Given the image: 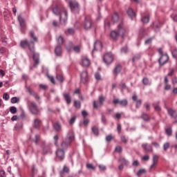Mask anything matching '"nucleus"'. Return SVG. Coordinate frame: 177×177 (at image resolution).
<instances>
[{
	"mask_svg": "<svg viewBox=\"0 0 177 177\" xmlns=\"http://www.w3.org/2000/svg\"><path fill=\"white\" fill-rule=\"evenodd\" d=\"M28 45L30 51L31 52V53H33L32 55V59L34 61V64L32 66H30V70H32V67H34L35 68L37 67L38 64H39V54L35 53V44L34 41H30L28 43V41L27 40H25L23 41V46L24 48Z\"/></svg>",
	"mask_w": 177,
	"mask_h": 177,
	"instance_id": "nucleus-1",
	"label": "nucleus"
},
{
	"mask_svg": "<svg viewBox=\"0 0 177 177\" xmlns=\"http://www.w3.org/2000/svg\"><path fill=\"white\" fill-rule=\"evenodd\" d=\"M53 12L54 13V15H56L57 16L58 15H59V21H60L61 24L66 25V23H67V17L68 16L66 10H64L63 12L60 13V8H59V6H55L53 9Z\"/></svg>",
	"mask_w": 177,
	"mask_h": 177,
	"instance_id": "nucleus-2",
	"label": "nucleus"
},
{
	"mask_svg": "<svg viewBox=\"0 0 177 177\" xmlns=\"http://www.w3.org/2000/svg\"><path fill=\"white\" fill-rule=\"evenodd\" d=\"M68 6L72 13H78L80 12V4L75 0H70Z\"/></svg>",
	"mask_w": 177,
	"mask_h": 177,
	"instance_id": "nucleus-3",
	"label": "nucleus"
},
{
	"mask_svg": "<svg viewBox=\"0 0 177 177\" xmlns=\"http://www.w3.org/2000/svg\"><path fill=\"white\" fill-rule=\"evenodd\" d=\"M99 102H97L96 101L93 102V107L94 109H99V107H102L104 102H106V97L103 95H100L98 97Z\"/></svg>",
	"mask_w": 177,
	"mask_h": 177,
	"instance_id": "nucleus-4",
	"label": "nucleus"
},
{
	"mask_svg": "<svg viewBox=\"0 0 177 177\" xmlns=\"http://www.w3.org/2000/svg\"><path fill=\"white\" fill-rule=\"evenodd\" d=\"M84 28L86 31L91 30L93 27V21L91 18L85 17L84 22L83 24Z\"/></svg>",
	"mask_w": 177,
	"mask_h": 177,
	"instance_id": "nucleus-5",
	"label": "nucleus"
},
{
	"mask_svg": "<svg viewBox=\"0 0 177 177\" xmlns=\"http://www.w3.org/2000/svg\"><path fill=\"white\" fill-rule=\"evenodd\" d=\"M103 60L105 64H111L114 60V55L111 53H108L104 55Z\"/></svg>",
	"mask_w": 177,
	"mask_h": 177,
	"instance_id": "nucleus-6",
	"label": "nucleus"
},
{
	"mask_svg": "<svg viewBox=\"0 0 177 177\" xmlns=\"http://www.w3.org/2000/svg\"><path fill=\"white\" fill-rule=\"evenodd\" d=\"M29 109L32 114L37 115L38 113H39V110L38 109V106L35 102H31L30 104L29 105Z\"/></svg>",
	"mask_w": 177,
	"mask_h": 177,
	"instance_id": "nucleus-7",
	"label": "nucleus"
},
{
	"mask_svg": "<svg viewBox=\"0 0 177 177\" xmlns=\"http://www.w3.org/2000/svg\"><path fill=\"white\" fill-rule=\"evenodd\" d=\"M169 60V57L168 54H164L160 56L158 59V63L160 66H164Z\"/></svg>",
	"mask_w": 177,
	"mask_h": 177,
	"instance_id": "nucleus-8",
	"label": "nucleus"
},
{
	"mask_svg": "<svg viewBox=\"0 0 177 177\" xmlns=\"http://www.w3.org/2000/svg\"><path fill=\"white\" fill-rule=\"evenodd\" d=\"M113 103L115 104H120L122 107H127V106H128V100L125 99L120 100V99L116 98L113 100Z\"/></svg>",
	"mask_w": 177,
	"mask_h": 177,
	"instance_id": "nucleus-9",
	"label": "nucleus"
},
{
	"mask_svg": "<svg viewBox=\"0 0 177 177\" xmlns=\"http://www.w3.org/2000/svg\"><path fill=\"white\" fill-rule=\"evenodd\" d=\"M89 78L88 77V71H84L82 73H80V82L82 84H86Z\"/></svg>",
	"mask_w": 177,
	"mask_h": 177,
	"instance_id": "nucleus-10",
	"label": "nucleus"
},
{
	"mask_svg": "<svg viewBox=\"0 0 177 177\" xmlns=\"http://www.w3.org/2000/svg\"><path fill=\"white\" fill-rule=\"evenodd\" d=\"M118 33L121 35L122 38L125 36V28H124V24L121 23L118 26Z\"/></svg>",
	"mask_w": 177,
	"mask_h": 177,
	"instance_id": "nucleus-11",
	"label": "nucleus"
},
{
	"mask_svg": "<svg viewBox=\"0 0 177 177\" xmlns=\"http://www.w3.org/2000/svg\"><path fill=\"white\" fill-rule=\"evenodd\" d=\"M56 156L59 158V160H64V157H65L64 150L62 149H58L56 151Z\"/></svg>",
	"mask_w": 177,
	"mask_h": 177,
	"instance_id": "nucleus-12",
	"label": "nucleus"
},
{
	"mask_svg": "<svg viewBox=\"0 0 177 177\" xmlns=\"http://www.w3.org/2000/svg\"><path fill=\"white\" fill-rule=\"evenodd\" d=\"M81 65L84 67H89L91 66V60L86 57H82V63Z\"/></svg>",
	"mask_w": 177,
	"mask_h": 177,
	"instance_id": "nucleus-13",
	"label": "nucleus"
},
{
	"mask_svg": "<svg viewBox=\"0 0 177 177\" xmlns=\"http://www.w3.org/2000/svg\"><path fill=\"white\" fill-rule=\"evenodd\" d=\"M41 148L43 149V154H48L49 153H52L50 150V145H49L43 144L41 145Z\"/></svg>",
	"mask_w": 177,
	"mask_h": 177,
	"instance_id": "nucleus-14",
	"label": "nucleus"
},
{
	"mask_svg": "<svg viewBox=\"0 0 177 177\" xmlns=\"http://www.w3.org/2000/svg\"><path fill=\"white\" fill-rule=\"evenodd\" d=\"M42 124V121H41V119L37 118L33 121V127L36 129H39L41 128V125Z\"/></svg>",
	"mask_w": 177,
	"mask_h": 177,
	"instance_id": "nucleus-15",
	"label": "nucleus"
},
{
	"mask_svg": "<svg viewBox=\"0 0 177 177\" xmlns=\"http://www.w3.org/2000/svg\"><path fill=\"white\" fill-rule=\"evenodd\" d=\"M71 145V142L70 141L67 140L66 138L61 143V147L64 150H67V149H68V147H70Z\"/></svg>",
	"mask_w": 177,
	"mask_h": 177,
	"instance_id": "nucleus-16",
	"label": "nucleus"
},
{
	"mask_svg": "<svg viewBox=\"0 0 177 177\" xmlns=\"http://www.w3.org/2000/svg\"><path fill=\"white\" fill-rule=\"evenodd\" d=\"M63 97L67 104H70V103H71L72 98L70 93H63Z\"/></svg>",
	"mask_w": 177,
	"mask_h": 177,
	"instance_id": "nucleus-17",
	"label": "nucleus"
},
{
	"mask_svg": "<svg viewBox=\"0 0 177 177\" xmlns=\"http://www.w3.org/2000/svg\"><path fill=\"white\" fill-rule=\"evenodd\" d=\"M65 139L72 143V142L75 139V134H74V132L73 131H69Z\"/></svg>",
	"mask_w": 177,
	"mask_h": 177,
	"instance_id": "nucleus-18",
	"label": "nucleus"
},
{
	"mask_svg": "<svg viewBox=\"0 0 177 177\" xmlns=\"http://www.w3.org/2000/svg\"><path fill=\"white\" fill-rule=\"evenodd\" d=\"M102 49H103V44H102V42L100 41H95L93 52L94 50H102Z\"/></svg>",
	"mask_w": 177,
	"mask_h": 177,
	"instance_id": "nucleus-19",
	"label": "nucleus"
},
{
	"mask_svg": "<svg viewBox=\"0 0 177 177\" xmlns=\"http://www.w3.org/2000/svg\"><path fill=\"white\" fill-rule=\"evenodd\" d=\"M70 173V169L64 165L63 169L61 170L59 172L60 177H64L66 176V174H69Z\"/></svg>",
	"mask_w": 177,
	"mask_h": 177,
	"instance_id": "nucleus-20",
	"label": "nucleus"
},
{
	"mask_svg": "<svg viewBox=\"0 0 177 177\" xmlns=\"http://www.w3.org/2000/svg\"><path fill=\"white\" fill-rule=\"evenodd\" d=\"M167 113L171 117V118H177V113L176 111L172 109H168Z\"/></svg>",
	"mask_w": 177,
	"mask_h": 177,
	"instance_id": "nucleus-21",
	"label": "nucleus"
},
{
	"mask_svg": "<svg viewBox=\"0 0 177 177\" xmlns=\"http://www.w3.org/2000/svg\"><path fill=\"white\" fill-rule=\"evenodd\" d=\"M55 53L56 56H62L63 53V50L62 49V46H57L55 49Z\"/></svg>",
	"mask_w": 177,
	"mask_h": 177,
	"instance_id": "nucleus-22",
	"label": "nucleus"
},
{
	"mask_svg": "<svg viewBox=\"0 0 177 177\" xmlns=\"http://www.w3.org/2000/svg\"><path fill=\"white\" fill-rule=\"evenodd\" d=\"M28 92H29L30 95H32V96H33L36 100H37V101L41 100V97H39V95L38 94H37L35 92H34V91L28 88Z\"/></svg>",
	"mask_w": 177,
	"mask_h": 177,
	"instance_id": "nucleus-23",
	"label": "nucleus"
},
{
	"mask_svg": "<svg viewBox=\"0 0 177 177\" xmlns=\"http://www.w3.org/2000/svg\"><path fill=\"white\" fill-rule=\"evenodd\" d=\"M118 37H120V35L118 32H117V31L113 30L111 32V38H112V39L114 41L118 39Z\"/></svg>",
	"mask_w": 177,
	"mask_h": 177,
	"instance_id": "nucleus-24",
	"label": "nucleus"
},
{
	"mask_svg": "<svg viewBox=\"0 0 177 177\" xmlns=\"http://www.w3.org/2000/svg\"><path fill=\"white\" fill-rule=\"evenodd\" d=\"M127 13L129 17H131V19H133V17L136 16V14H135V12H133L132 8H129L127 11Z\"/></svg>",
	"mask_w": 177,
	"mask_h": 177,
	"instance_id": "nucleus-25",
	"label": "nucleus"
},
{
	"mask_svg": "<svg viewBox=\"0 0 177 177\" xmlns=\"http://www.w3.org/2000/svg\"><path fill=\"white\" fill-rule=\"evenodd\" d=\"M142 146L143 149L146 150V151H153V147H151V145L146 143V144H142Z\"/></svg>",
	"mask_w": 177,
	"mask_h": 177,
	"instance_id": "nucleus-26",
	"label": "nucleus"
},
{
	"mask_svg": "<svg viewBox=\"0 0 177 177\" xmlns=\"http://www.w3.org/2000/svg\"><path fill=\"white\" fill-rule=\"evenodd\" d=\"M141 118L145 121V122H148L149 120H151L150 116L146 113H142L141 115Z\"/></svg>",
	"mask_w": 177,
	"mask_h": 177,
	"instance_id": "nucleus-27",
	"label": "nucleus"
},
{
	"mask_svg": "<svg viewBox=\"0 0 177 177\" xmlns=\"http://www.w3.org/2000/svg\"><path fill=\"white\" fill-rule=\"evenodd\" d=\"M122 68L120 66V65H117L113 69V74H115V75H118V74H120V73H121Z\"/></svg>",
	"mask_w": 177,
	"mask_h": 177,
	"instance_id": "nucleus-28",
	"label": "nucleus"
},
{
	"mask_svg": "<svg viewBox=\"0 0 177 177\" xmlns=\"http://www.w3.org/2000/svg\"><path fill=\"white\" fill-rule=\"evenodd\" d=\"M112 21H113V23H118V21H120V16H118V13L115 12L112 16Z\"/></svg>",
	"mask_w": 177,
	"mask_h": 177,
	"instance_id": "nucleus-29",
	"label": "nucleus"
},
{
	"mask_svg": "<svg viewBox=\"0 0 177 177\" xmlns=\"http://www.w3.org/2000/svg\"><path fill=\"white\" fill-rule=\"evenodd\" d=\"M141 21H142L143 24H147L150 21V16L147 15L145 17H142L141 19Z\"/></svg>",
	"mask_w": 177,
	"mask_h": 177,
	"instance_id": "nucleus-30",
	"label": "nucleus"
},
{
	"mask_svg": "<svg viewBox=\"0 0 177 177\" xmlns=\"http://www.w3.org/2000/svg\"><path fill=\"white\" fill-rule=\"evenodd\" d=\"M142 84L143 85H145L146 86H147L151 85V82L150 81V80H149V78L144 77L142 79Z\"/></svg>",
	"mask_w": 177,
	"mask_h": 177,
	"instance_id": "nucleus-31",
	"label": "nucleus"
},
{
	"mask_svg": "<svg viewBox=\"0 0 177 177\" xmlns=\"http://www.w3.org/2000/svg\"><path fill=\"white\" fill-rule=\"evenodd\" d=\"M57 46H62L63 44H64V38H63L62 36H59L57 39Z\"/></svg>",
	"mask_w": 177,
	"mask_h": 177,
	"instance_id": "nucleus-32",
	"label": "nucleus"
},
{
	"mask_svg": "<svg viewBox=\"0 0 177 177\" xmlns=\"http://www.w3.org/2000/svg\"><path fill=\"white\" fill-rule=\"evenodd\" d=\"M53 128L57 131V132H60V131H62V125L59 123H55L53 124Z\"/></svg>",
	"mask_w": 177,
	"mask_h": 177,
	"instance_id": "nucleus-33",
	"label": "nucleus"
},
{
	"mask_svg": "<svg viewBox=\"0 0 177 177\" xmlns=\"http://www.w3.org/2000/svg\"><path fill=\"white\" fill-rule=\"evenodd\" d=\"M56 80H57V81L60 82L61 84H63V82H64V77H63L62 75H57Z\"/></svg>",
	"mask_w": 177,
	"mask_h": 177,
	"instance_id": "nucleus-34",
	"label": "nucleus"
},
{
	"mask_svg": "<svg viewBox=\"0 0 177 177\" xmlns=\"http://www.w3.org/2000/svg\"><path fill=\"white\" fill-rule=\"evenodd\" d=\"M30 37L32 38V39H33V41H35V42H38V37H37V36H35L34 31H30Z\"/></svg>",
	"mask_w": 177,
	"mask_h": 177,
	"instance_id": "nucleus-35",
	"label": "nucleus"
},
{
	"mask_svg": "<svg viewBox=\"0 0 177 177\" xmlns=\"http://www.w3.org/2000/svg\"><path fill=\"white\" fill-rule=\"evenodd\" d=\"M120 162L121 163L122 165H129V161L127 160L125 158H121L120 160Z\"/></svg>",
	"mask_w": 177,
	"mask_h": 177,
	"instance_id": "nucleus-36",
	"label": "nucleus"
},
{
	"mask_svg": "<svg viewBox=\"0 0 177 177\" xmlns=\"http://www.w3.org/2000/svg\"><path fill=\"white\" fill-rule=\"evenodd\" d=\"M92 132H93L95 136H97V135H99V129L94 126L92 127Z\"/></svg>",
	"mask_w": 177,
	"mask_h": 177,
	"instance_id": "nucleus-37",
	"label": "nucleus"
},
{
	"mask_svg": "<svg viewBox=\"0 0 177 177\" xmlns=\"http://www.w3.org/2000/svg\"><path fill=\"white\" fill-rule=\"evenodd\" d=\"M15 129H16V131H20L21 129H23V124L22 123H17Z\"/></svg>",
	"mask_w": 177,
	"mask_h": 177,
	"instance_id": "nucleus-38",
	"label": "nucleus"
},
{
	"mask_svg": "<svg viewBox=\"0 0 177 177\" xmlns=\"http://www.w3.org/2000/svg\"><path fill=\"white\" fill-rule=\"evenodd\" d=\"M67 32L68 33L69 35H73V34H75V30H74V28H68L67 31L65 32V33L66 34Z\"/></svg>",
	"mask_w": 177,
	"mask_h": 177,
	"instance_id": "nucleus-39",
	"label": "nucleus"
},
{
	"mask_svg": "<svg viewBox=\"0 0 177 177\" xmlns=\"http://www.w3.org/2000/svg\"><path fill=\"white\" fill-rule=\"evenodd\" d=\"M74 106L76 109H81V102L80 100H75Z\"/></svg>",
	"mask_w": 177,
	"mask_h": 177,
	"instance_id": "nucleus-40",
	"label": "nucleus"
},
{
	"mask_svg": "<svg viewBox=\"0 0 177 177\" xmlns=\"http://www.w3.org/2000/svg\"><path fill=\"white\" fill-rule=\"evenodd\" d=\"M10 112L11 114H16L17 113V109L16 106H11L10 107Z\"/></svg>",
	"mask_w": 177,
	"mask_h": 177,
	"instance_id": "nucleus-41",
	"label": "nucleus"
},
{
	"mask_svg": "<svg viewBox=\"0 0 177 177\" xmlns=\"http://www.w3.org/2000/svg\"><path fill=\"white\" fill-rule=\"evenodd\" d=\"M19 102H20V99H19V97H13L11 98V103H12V104H15V103H19Z\"/></svg>",
	"mask_w": 177,
	"mask_h": 177,
	"instance_id": "nucleus-42",
	"label": "nucleus"
},
{
	"mask_svg": "<svg viewBox=\"0 0 177 177\" xmlns=\"http://www.w3.org/2000/svg\"><path fill=\"white\" fill-rule=\"evenodd\" d=\"M165 132L167 136H171L172 135V128L169 127L167 129H165Z\"/></svg>",
	"mask_w": 177,
	"mask_h": 177,
	"instance_id": "nucleus-43",
	"label": "nucleus"
},
{
	"mask_svg": "<svg viewBox=\"0 0 177 177\" xmlns=\"http://www.w3.org/2000/svg\"><path fill=\"white\" fill-rule=\"evenodd\" d=\"M101 121L104 125H106L107 124V119L106 118V116L104 115H101Z\"/></svg>",
	"mask_w": 177,
	"mask_h": 177,
	"instance_id": "nucleus-44",
	"label": "nucleus"
},
{
	"mask_svg": "<svg viewBox=\"0 0 177 177\" xmlns=\"http://www.w3.org/2000/svg\"><path fill=\"white\" fill-rule=\"evenodd\" d=\"M143 174H146V169H140L138 173H137V176H140V175H143Z\"/></svg>",
	"mask_w": 177,
	"mask_h": 177,
	"instance_id": "nucleus-45",
	"label": "nucleus"
},
{
	"mask_svg": "<svg viewBox=\"0 0 177 177\" xmlns=\"http://www.w3.org/2000/svg\"><path fill=\"white\" fill-rule=\"evenodd\" d=\"M95 78L97 81H102V75H100V73H99L95 74Z\"/></svg>",
	"mask_w": 177,
	"mask_h": 177,
	"instance_id": "nucleus-46",
	"label": "nucleus"
},
{
	"mask_svg": "<svg viewBox=\"0 0 177 177\" xmlns=\"http://www.w3.org/2000/svg\"><path fill=\"white\" fill-rule=\"evenodd\" d=\"M86 168L88 169H93V171H95L96 167L95 166H93V164L88 163L86 165Z\"/></svg>",
	"mask_w": 177,
	"mask_h": 177,
	"instance_id": "nucleus-47",
	"label": "nucleus"
},
{
	"mask_svg": "<svg viewBox=\"0 0 177 177\" xmlns=\"http://www.w3.org/2000/svg\"><path fill=\"white\" fill-rule=\"evenodd\" d=\"M169 149V142H165L163 145V149L165 151H167Z\"/></svg>",
	"mask_w": 177,
	"mask_h": 177,
	"instance_id": "nucleus-48",
	"label": "nucleus"
},
{
	"mask_svg": "<svg viewBox=\"0 0 177 177\" xmlns=\"http://www.w3.org/2000/svg\"><path fill=\"white\" fill-rule=\"evenodd\" d=\"M18 21L21 26H23V15H19L18 16Z\"/></svg>",
	"mask_w": 177,
	"mask_h": 177,
	"instance_id": "nucleus-49",
	"label": "nucleus"
},
{
	"mask_svg": "<svg viewBox=\"0 0 177 177\" xmlns=\"http://www.w3.org/2000/svg\"><path fill=\"white\" fill-rule=\"evenodd\" d=\"M73 50L76 52V53H80V51L81 50V46H76L73 47Z\"/></svg>",
	"mask_w": 177,
	"mask_h": 177,
	"instance_id": "nucleus-50",
	"label": "nucleus"
},
{
	"mask_svg": "<svg viewBox=\"0 0 177 177\" xmlns=\"http://www.w3.org/2000/svg\"><path fill=\"white\" fill-rule=\"evenodd\" d=\"M171 55L174 59H176L177 60V48H175L172 52Z\"/></svg>",
	"mask_w": 177,
	"mask_h": 177,
	"instance_id": "nucleus-51",
	"label": "nucleus"
},
{
	"mask_svg": "<svg viewBox=\"0 0 177 177\" xmlns=\"http://www.w3.org/2000/svg\"><path fill=\"white\" fill-rule=\"evenodd\" d=\"M121 53H128V47L124 46L120 49Z\"/></svg>",
	"mask_w": 177,
	"mask_h": 177,
	"instance_id": "nucleus-52",
	"label": "nucleus"
},
{
	"mask_svg": "<svg viewBox=\"0 0 177 177\" xmlns=\"http://www.w3.org/2000/svg\"><path fill=\"white\" fill-rule=\"evenodd\" d=\"M33 142H35V145H38V142H39V136L38 134L35 135V140H33Z\"/></svg>",
	"mask_w": 177,
	"mask_h": 177,
	"instance_id": "nucleus-53",
	"label": "nucleus"
},
{
	"mask_svg": "<svg viewBox=\"0 0 177 177\" xmlns=\"http://www.w3.org/2000/svg\"><path fill=\"white\" fill-rule=\"evenodd\" d=\"M140 59V54H138L137 55H135L133 59L132 62H135L136 60H139Z\"/></svg>",
	"mask_w": 177,
	"mask_h": 177,
	"instance_id": "nucleus-54",
	"label": "nucleus"
},
{
	"mask_svg": "<svg viewBox=\"0 0 177 177\" xmlns=\"http://www.w3.org/2000/svg\"><path fill=\"white\" fill-rule=\"evenodd\" d=\"M153 162L154 164H157V162H158V156L153 155Z\"/></svg>",
	"mask_w": 177,
	"mask_h": 177,
	"instance_id": "nucleus-55",
	"label": "nucleus"
},
{
	"mask_svg": "<svg viewBox=\"0 0 177 177\" xmlns=\"http://www.w3.org/2000/svg\"><path fill=\"white\" fill-rule=\"evenodd\" d=\"M120 139L122 143H128V140L127 139V137H125V136H122L120 137Z\"/></svg>",
	"mask_w": 177,
	"mask_h": 177,
	"instance_id": "nucleus-56",
	"label": "nucleus"
},
{
	"mask_svg": "<svg viewBox=\"0 0 177 177\" xmlns=\"http://www.w3.org/2000/svg\"><path fill=\"white\" fill-rule=\"evenodd\" d=\"M10 96H9V94H8V93H5L3 95V99H4V100H9Z\"/></svg>",
	"mask_w": 177,
	"mask_h": 177,
	"instance_id": "nucleus-57",
	"label": "nucleus"
},
{
	"mask_svg": "<svg viewBox=\"0 0 177 177\" xmlns=\"http://www.w3.org/2000/svg\"><path fill=\"white\" fill-rule=\"evenodd\" d=\"M48 78L50 80V82H52V84H56V82L55 81V77H53V76H50L49 75H48Z\"/></svg>",
	"mask_w": 177,
	"mask_h": 177,
	"instance_id": "nucleus-58",
	"label": "nucleus"
},
{
	"mask_svg": "<svg viewBox=\"0 0 177 177\" xmlns=\"http://www.w3.org/2000/svg\"><path fill=\"white\" fill-rule=\"evenodd\" d=\"M136 109H139V106H140L141 104H142V100H137V101H136Z\"/></svg>",
	"mask_w": 177,
	"mask_h": 177,
	"instance_id": "nucleus-59",
	"label": "nucleus"
},
{
	"mask_svg": "<svg viewBox=\"0 0 177 177\" xmlns=\"http://www.w3.org/2000/svg\"><path fill=\"white\" fill-rule=\"evenodd\" d=\"M75 120H77V117L76 116H73L71 118L70 120V124L73 125V124H74V122H75Z\"/></svg>",
	"mask_w": 177,
	"mask_h": 177,
	"instance_id": "nucleus-60",
	"label": "nucleus"
},
{
	"mask_svg": "<svg viewBox=\"0 0 177 177\" xmlns=\"http://www.w3.org/2000/svg\"><path fill=\"white\" fill-rule=\"evenodd\" d=\"M0 177H6V173L5 172V170H0Z\"/></svg>",
	"mask_w": 177,
	"mask_h": 177,
	"instance_id": "nucleus-61",
	"label": "nucleus"
},
{
	"mask_svg": "<svg viewBox=\"0 0 177 177\" xmlns=\"http://www.w3.org/2000/svg\"><path fill=\"white\" fill-rule=\"evenodd\" d=\"M115 151H117V153H122V147L120 146H118L115 147Z\"/></svg>",
	"mask_w": 177,
	"mask_h": 177,
	"instance_id": "nucleus-62",
	"label": "nucleus"
},
{
	"mask_svg": "<svg viewBox=\"0 0 177 177\" xmlns=\"http://www.w3.org/2000/svg\"><path fill=\"white\" fill-rule=\"evenodd\" d=\"M104 26L106 27V28H110V21L109 19H106L104 21Z\"/></svg>",
	"mask_w": 177,
	"mask_h": 177,
	"instance_id": "nucleus-63",
	"label": "nucleus"
},
{
	"mask_svg": "<svg viewBox=\"0 0 177 177\" xmlns=\"http://www.w3.org/2000/svg\"><path fill=\"white\" fill-rule=\"evenodd\" d=\"M112 139H113V137L111 134L110 135H108L106 137V142H110Z\"/></svg>",
	"mask_w": 177,
	"mask_h": 177,
	"instance_id": "nucleus-64",
	"label": "nucleus"
}]
</instances>
